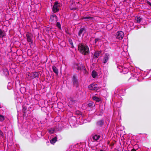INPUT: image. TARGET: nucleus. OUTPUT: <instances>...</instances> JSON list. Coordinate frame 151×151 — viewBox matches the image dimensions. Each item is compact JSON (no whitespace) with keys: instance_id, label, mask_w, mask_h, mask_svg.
<instances>
[{"instance_id":"1","label":"nucleus","mask_w":151,"mask_h":151,"mask_svg":"<svg viewBox=\"0 0 151 151\" xmlns=\"http://www.w3.org/2000/svg\"><path fill=\"white\" fill-rule=\"evenodd\" d=\"M78 49L79 52L83 55H86L89 53L88 47L84 43H79L78 45Z\"/></svg>"},{"instance_id":"2","label":"nucleus","mask_w":151,"mask_h":151,"mask_svg":"<svg viewBox=\"0 0 151 151\" xmlns=\"http://www.w3.org/2000/svg\"><path fill=\"white\" fill-rule=\"evenodd\" d=\"M61 4L58 1L55 2L52 9L54 12H56L59 11Z\"/></svg>"},{"instance_id":"3","label":"nucleus","mask_w":151,"mask_h":151,"mask_svg":"<svg viewBox=\"0 0 151 151\" xmlns=\"http://www.w3.org/2000/svg\"><path fill=\"white\" fill-rule=\"evenodd\" d=\"M26 36L27 37V41L29 43L30 45L33 44V40H32L33 35L29 32H27L26 34Z\"/></svg>"},{"instance_id":"4","label":"nucleus","mask_w":151,"mask_h":151,"mask_svg":"<svg viewBox=\"0 0 151 151\" xmlns=\"http://www.w3.org/2000/svg\"><path fill=\"white\" fill-rule=\"evenodd\" d=\"M101 136L99 134H94L91 136V140L93 142L100 141Z\"/></svg>"},{"instance_id":"5","label":"nucleus","mask_w":151,"mask_h":151,"mask_svg":"<svg viewBox=\"0 0 151 151\" xmlns=\"http://www.w3.org/2000/svg\"><path fill=\"white\" fill-rule=\"evenodd\" d=\"M70 6V9L71 10H76L78 9V4L77 2L72 1Z\"/></svg>"},{"instance_id":"6","label":"nucleus","mask_w":151,"mask_h":151,"mask_svg":"<svg viewBox=\"0 0 151 151\" xmlns=\"http://www.w3.org/2000/svg\"><path fill=\"white\" fill-rule=\"evenodd\" d=\"M89 89L90 90L99 91V88L97 86V84H92L88 86Z\"/></svg>"},{"instance_id":"7","label":"nucleus","mask_w":151,"mask_h":151,"mask_svg":"<svg viewBox=\"0 0 151 151\" xmlns=\"http://www.w3.org/2000/svg\"><path fill=\"white\" fill-rule=\"evenodd\" d=\"M124 36V33L122 31L117 32L116 33V38L119 40H122Z\"/></svg>"},{"instance_id":"8","label":"nucleus","mask_w":151,"mask_h":151,"mask_svg":"<svg viewBox=\"0 0 151 151\" xmlns=\"http://www.w3.org/2000/svg\"><path fill=\"white\" fill-rule=\"evenodd\" d=\"M110 57V55L108 53H105L103 58V63H106L109 61Z\"/></svg>"},{"instance_id":"9","label":"nucleus","mask_w":151,"mask_h":151,"mask_svg":"<svg viewBox=\"0 0 151 151\" xmlns=\"http://www.w3.org/2000/svg\"><path fill=\"white\" fill-rule=\"evenodd\" d=\"M73 82L74 86L77 87L78 86V83L77 79L75 76H73Z\"/></svg>"},{"instance_id":"10","label":"nucleus","mask_w":151,"mask_h":151,"mask_svg":"<svg viewBox=\"0 0 151 151\" xmlns=\"http://www.w3.org/2000/svg\"><path fill=\"white\" fill-rule=\"evenodd\" d=\"M39 73L38 72H32V75L31 76V79H34L36 77H37L39 75Z\"/></svg>"},{"instance_id":"11","label":"nucleus","mask_w":151,"mask_h":151,"mask_svg":"<svg viewBox=\"0 0 151 151\" xmlns=\"http://www.w3.org/2000/svg\"><path fill=\"white\" fill-rule=\"evenodd\" d=\"M102 51H96L94 54V57L95 58H98L101 54Z\"/></svg>"},{"instance_id":"12","label":"nucleus","mask_w":151,"mask_h":151,"mask_svg":"<svg viewBox=\"0 0 151 151\" xmlns=\"http://www.w3.org/2000/svg\"><path fill=\"white\" fill-rule=\"evenodd\" d=\"M104 124V121L103 120H99L96 122V125L98 126L101 127Z\"/></svg>"},{"instance_id":"13","label":"nucleus","mask_w":151,"mask_h":151,"mask_svg":"<svg viewBox=\"0 0 151 151\" xmlns=\"http://www.w3.org/2000/svg\"><path fill=\"white\" fill-rule=\"evenodd\" d=\"M77 102V99L75 97H71L70 99V102L72 104H74L76 103Z\"/></svg>"},{"instance_id":"14","label":"nucleus","mask_w":151,"mask_h":151,"mask_svg":"<svg viewBox=\"0 0 151 151\" xmlns=\"http://www.w3.org/2000/svg\"><path fill=\"white\" fill-rule=\"evenodd\" d=\"M52 68L53 72L55 73L57 75H58V70L57 68L55 66H53L52 67Z\"/></svg>"},{"instance_id":"15","label":"nucleus","mask_w":151,"mask_h":151,"mask_svg":"<svg viewBox=\"0 0 151 151\" xmlns=\"http://www.w3.org/2000/svg\"><path fill=\"white\" fill-rule=\"evenodd\" d=\"M85 31V29L84 28H82L80 30L78 33V35L79 36H81V34H83V33Z\"/></svg>"},{"instance_id":"16","label":"nucleus","mask_w":151,"mask_h":151,"mask_svg":"<svg viewBox=\"0 0 151 151\" xmlns=\"http://www.w3.org/2000/svg\"><path fill=\"white\" fill-rule=\"evenodd\" d=\"M5 33L1 29H0V37L2 38L5 36Z\"/></svg>"},{"instance_id":"17","label":"nucleus","mask_w":151,"mask_h":151,"mask_svg":"<svg viewBox=\"0 0 151 151\" xmlns=\"http://www.w3.org/2000/svg\"><path fill=\"white\" fill-rule=\"evenodd\" d=\"M92 99L97 102H99L100 101V99L96 96H93L92 98Z\"/></svg>"},{"instance_id":"18","label":"nucleus","mask_w":151,"mask_h":151,"mask_svg":"<svg viewBox=\"0 0 151 151\" xmlns=\"http://www.w3.org/2000/svg\"><path fill=\"white\" fill-rule=\"evenodd\" d=\"M57 141V138L55 137L52 138L50 140V142L52 144H54Z\"/></svg>"},{"instance_id":"19","label":"nucleus","mask_w":151,"mask_h":151,"mask_svg":"<svg viewBox=\"0 0 151 151\" xmlns=\"http://www.w3.org/2000/svg\"><path fill=\"white\" fill-rule=\"evenodd\" d=\"M71 16L72 17V18H77L78 15L76 13H74L71 14Z\"/></svg>"},{"instance_id":"20","label":"nucleus","mask_w":151,"mask_h":151,"mask_svg":"<svg viewBox=\"0 0 151 151\" xmlns=\"http://www.w3.org/2000/svg\"><path fill=\"white\" fill-rule=\"evenodd\" d=\"M145 19H134V22H137L142 24V22Z\"/></svg>"},{"instance_id":"21","label":"nucleus","mask_w":151,"mask_h":151,"mask_svg":"<svg viewBox=\"0 0 151 151\" xmlns=\"http://www.w3.org/2000/svg\"><path fill=\"white\" fill-rule=\"evenodd\" d=\"M92 76L93 78H95L97 76V73L94 70L92 71Z\"/></svg>"},{"instance_id":"22","label":"nucleus","mask_w":151,"mask_h":151,"mask_svg":"<svg viewBox=\"0 0 151 151\" xmlns=\"http://www.w3.org/2000/svg\"><path fill=\"white\" fill-rule=\"evenodd\" d=\"M95 106V104L92 101H90L88 104V106L89 107H91L93 106Z\"/></svg>"},{"instance_id":"23","label":"nucleus","mask_w":151,"mask_h":151,"mask_svg":"<svg viewBox=\"0 0 151 151\" xmlns=\"http://www.w3.org/2000/svg\"><path fill=\"white\" fill-rule=\"evenodd\" d=\"M55 130L54 128H51L48 130L50 134H51L53 133L54 132Z\"/></svg>"},{"instance_id":"24","label":"nucleus","mask_w":151,"mask_h":151,"mask_svg":"<svg viewBox=\"0 0 151 151\" xmlns=\"http://www.w3.org/2000/svg\"><path fill=\"white\" fill-rule=\"evenodd\" d=\"M69 44L71 45V47L73 48V44L72 40L69 39L68 40Z\"/></svg>"},{"instance_id":"25","label":"nucleus","mask_w":151,"mask_h":151,"mask_svg":"<svg viewBox=\"0 0 151 151\" xmlns=\"http://www.w3.org/2000/svg\"><path fill=\"white\" fill-rule=\"evenodd\" d=\"M111 24H109L107 25L106 26V28L108 30H110L111 29H112L113 26H111Z\"/></svg>"},{"instance_id":"26","label":"nucleus","mask_w":151,"mask_h":151,"mask_svg":"<svg viewBox=\"0 0 151 151\" xmlns=\"http://www.w3.org/2000/svg\"><path fill=\"white\" fill-rule=\"evenodd\" d=\"M5 119L4 117V116L0 114V121L2 122Z\"/></svg>"},{"instance_id":"27","label":"nucleus","mask_w":151,"mask_h":151,"mask_svg":"<svg viewBox=\"0 0 151 151\" xmlns=\"http://www.w3.org/2000/svg\"><path fill=\"white\" fill-rule=\"evenodd\" d=\"M57 17L55 14H53L50 17V19H57Z\"/></svg>"},{"instance_id":"28","label":"nucleus","mask_w":151,"mask_h":151,"mask_svg":"<svg viewBox=\"0 0 151 151\" xmlns=\"http://www.w3.org/2000/svg\"><path fill=\"white\" fill-rule=\"evenodd\" d=\"M56 26L58 27L59 29H61V25L60 22H58L56 24Z\"/></svg>"},{"instance_id":"29","label":"nucleus","mask_w":151,"mask_h":151,"mask_svg":"<svg viewBox=\"0 0 151 151\" xmlns=\"http://www.w3.org/2000/svg\"><path fill=\"white\" fill-rule=\"evenodd\" d=\"M32 73H27V75L28 76V78H30L31 79V76L32 75Z\"/></svg>"},{"instance_id":"30","label":"nucleus","mask_w":151,"mask_h":151,"mask_svg":"<svg viewBox=\"0 0 151 151\" xmlns=\"http://www.w3.org/2000/svg\"><path fill=\"white\" fill-rule=\"evenodd\" d=\"M131 0H123V2H125L127 3H129L131 2Z\"/></svg>"},{"instance_id":"31","label":"nucleus","mask_w":151,"mask_h":151,"mask_svg":"<svg viewBox=\"0 0 151 151\" xmlns=\"http://www.w3.org/2000/svg\"><path fill=\"white\" fill-rule=\"evenodd\" d=\"M124 71H126V73H127L128 72V70L127 68H124V69H123L122 71L124 72Z\"/></svg>"},{"instance_id":"32","label":"nucleus","mask_w":151,"mask_h":151,"mask_svg":"<svg viewBox=\"0 0 151 151\" xmlns=\"http://www.w3.org/2000/svg\"><path fill=\"white\" fill-rule=\"evenodd\" d=\"M82 19H93V18L91 17H83Z\"/></svg>"},{"instance_id":"33","label":"nucleus","mask_w":151,"mask_h":151,"mask_svg":"<svg viewBox=\"0 0 151 151\" xmlns=\"http://www.w3.org/2000/svg\"><path fill=\"white\" fill-rule=\"evenodd\" d=\"M99 40H100V39L99 38H97L95 40V43L96 44L97 42Z\"/></svg>"},{"instance_id":"34","label":"nucleus","mask_w":151,"mask_h":151,"mask_svg":"<svg viewBox=\"0 0 151 151\" xmlns=\"http://www.w3.org/2000/svg\"><path fill=\"white\" fill-rule=\"evenodd\" d=\"M0 135L3 137L4 136V133L1 130H0Z\"/></svg>"},{"instance_id":"35","label":"nucleus","mask_w":151,"mask_h":151,"mask_svg":"<svg viewBox=\"0 0 151 151\" xmlns=\"http://www.w3.org/2000/svg\"><path fill=\"white\" fill-rule=\"evenodd\" d=\"M126 25L127 26L129 25H130L131 26V25H134V24H133V22H131L130 24H128V23H127V24L126 23Z\"/></svg>"},{"instance_id":"36","label":"nucleus","mask_w":151,"mask_h":151,"mask_svg":"<svg viewBox=\"0 0 151 151\" xmlns=\"http://www.w3.org/2000/svg\"><path fill=\"white\" fill-rule=\"evenodd\" d=\"M24 88H22V87H21L20 88V90L21 91V90H22V89H24Z\"/></svg>"},{"instance_id":"37","label":"nucleus","mask_w":151,"mask_h":151,"mask_svg":"<svg viewBox=\"0 0 151 151\" xmlns=\"http://www.w3.org/2000/svg\"><path fill=\"white\" fill-rule=\"evenodd\" d=\"M131 151H136V150H135L134 149H132Z\"/></svg>"},{"instance_id":"38","label":"nucleus","mask_w":151,"mask_h":151,"mask_svg":"<svg viewBox=\"0 0 151 151\" xmlns=\"http://www.w3.org/2000/svg\"><path fill=\"white\" fill-rule=\"evenodd\" d=\"M148 4L150 5V6H151V3L150 2H148Z\"/></svg>"},{"instance_id":"39","label":"nucleus","mask_w":151,"mask_h":151,"mask_svg":"<svg viewBox=\"0 0 151 151\" xmlns=\"http://www.w3.org/2000/svg\"><path fill=\"white\" fill-rule=\"evenodd\" d=\"M149 22H151V19H149Z\"/></svg>"},{"instance_id":"40","label":"nucleus","mask_w":151,"mask_h":151,"mask_svg":"<svg viewBox=\"0 0 151 151\" xmlns=\"http://www.w3.org/2000/svg\"><path fill=\"white\" fill-rule=\"evenodd\" d=\"M105 151V150H101L100 151Z\"/></svg>"},{"instance_id":"41","label":"nucleus","mask_w":151,"mask_h":151,"mask_svg":"<svg viewBox=\"0 0 151 151\" xmlns=\"http://www.w3.org/2000/svg\"><path fill=\"white\" fill-rule=\"evenodd\" d=\"M90 119L89 120V121H88V122H89L91 121V119Z\"/></svg>"},{"instance_id":"42","label":"nucleus","mask_w":151,"mask_h":151,"mask_svg":"<svg viewBox=\"0 0 151 151\" xmlns=\"http://www.w3.org/2000/svg\"><path fill=\"white\" fill-rule=\"evenodd\" d=\"M137 19H139V18L138 17Z\"/></svg>"},{"instance_id":"43","label":"nucleus","mask_w":151,"mask_h":151,"mask_svg":"<svg viewBox=\"0 0 151 151\" xmlns=\"http://www.w3.org/2000/svg\"><path fill=\"white\" fill-rule=\"evenodd\" d=\"M31 137H32V135H31Z\"/></svg>"},{"instance_id":"44","label":"nucleus","mask_w":151,"mask_h":151,"mask_svg":"<svg viewBox=\"0 0 151 151\" xmlns=\"http://www.w3.org/2000/svg\"><path fill=\"white\" fill-rule=\"evenodd\" d=\"M29 50H28V51H29Z\"/></svg>"}]
</instances>
